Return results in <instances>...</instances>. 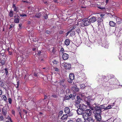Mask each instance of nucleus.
I'll list each match as a JSON object with an SVG mask.
<instances>
[{"instance_id":"nucleus-1","label":"nucleus","mask_w":122,"mask_h":122,"mask_svg":"<svg viewBox=\"0 0 122 122\" xmlns=\"http://www.w3.org/2000/svg\"><path fill=\"white\" fill-rule=\"evenodd\" d=\"M92 113V112L91 110L87 109L84 111V113L82 115V117L85 120H86L88 117L91 116Z\"/></svg>"},{"instance_id":"nucleus-2","label":"nucleus","mask_w":122,"mask_h":122,"mask_svg":"<svg viewBox=\"0 0 122 122\" xmlns=\"http://www.w3.org/2000/svg\"><path fill=\"white\" fill-rule=\"evenodd\" d=\"M107 82L109 83V85H111L112 86L113 85H119L122 86V85H121L120 84H119L118 80L114 78L109 79L108 80Z\"/></svg>"},{"instance_id":"nucleus-3","label":"nucleus","mask_w":122,"mask_h":122,"mask_svg":"<svg viewBox=\"0 0 122 122\" xmlns=\"http://www.w3.org/2000/svg\"><path fill=\"white\" fill-rule=\"evenodd\" d=\"M103 106H104L103 105L101 106L100 107H95L94 108V114H101L102 112V109H103Z\"/></svg>"},{"instance_id":"nucleus-4","label":"nucleus","mask_w":122,"mask_h":122,"mask_svg":"<svg viewBox=\"0 0 122 122\" xmlns=\"http://www.w3.org/2000/svg\"><path fill=\"white\" fill-rule=\"evenodd\" d=\"M82 21L84 25L85 26H88L91 24L89 19L87 18H85L83 19Z\"/></svg>"},{"instance_id":"nucleus-5","label":"nucleus","mask_w":122,"mask_h":122,"mask_svg":"<svg viewBox=\"0 0 122 122\" xmlns=\"http://www.w3.org/2000/svg\"><path fill=\"white\" fill-rule=\"evenodd\" d=\"M75 77L74 75L73 74L70 73L69 76V79L68 80V81L70 83H72V80L74 79Z\"/></svg>"},{"instance_id":"nucleus-6","label":"nucleus","mask_w":122,"mask_h":122,"mask_svg":"<svg viewBox=\"0 0 122 122\" xmlns=\"http://www.w3.org/2000/svg\"><path fill=\"white\" fill-rule=\"evenodd\" d=\"M101 114H95V119L98 121H100L101 119Z\"/></svg>"},{"instance_id":"nucleus-7","label":"nucleus","mask_w":122,"mask_h":122,"mask_svg":"<svg viewBox=\"0 0 122 122\" xmlns=\"http://www.w3.org/2000/svg\"><path fill=\"white\" fill-rule=\"evenodd\" d=\"M89 19L91 24L92 23H93L94 22L96 21L97 20V19L96 17L94 16L91 17Z\"/></svg>"},{"instance_id":"nucleus-8","label":"nucleus","mask_w":122,"mask_h":122,"mask_svg":"<svg viewBox=\"0 0 122 122\" xmlns=\"http://www.w3.org/2000/svg\"><path fill=\"white\" fill-rule=\"evenodd\" d=\"M65 80L63 79L61 80H60L59 83L60 84L61 86H63L64 88L66 87V84L65 83Z\"/></svg>"},{"instance_id":"nucleus-9","label":"nucleus","mask_w":122,"mask_h":122,"mask_svg":"<svg viewBox=\"0 0 122 122\" xmlns=\"http://www.w3.org/2000/svg\"><path fill=\"white\" fill-rule=\"evenodd\" d=\"M75 101V102L76 104V105L79 104L81 102V98L80 97L78 96H77Z\"/></svg>"},{"instance_id":"nucleus-10","label":"nucleus","mask_w":122,"mask_h":122,"mask_svg":"<svg viewBox=\"0 0 122 122\" xmlns=\"http://www.w3.org/2000/svg\"><path fill=\"white\" fill-rule=\"evenodd\" d=\"M84 112L81 109V108H79L78 109L76 110V112H77V113L78 115H83V114L84 113Z\"/></svg>"},{"instance_id":"nucleus-11","label":"nucleus","mask_w":122,"mask_h":122,"mask_svg":"<svg viewBox=\"0 0 122 122\" xmlns=\"http://www.w3.org/2000/svg\"><path fill=\"white\" fill-rule=\"evenodd\" d=\"M64 64V66L65 68L66 69H70L71 67V65L70 64L65 62V64Z\"/></svg>"},{"instance_id":"nucleus-12","label":"nucleus","mask_w":122,"mask_h":122,"mask_svg":"<svg viewBox=\"0 0 122 122\" xmlns=\"http://www.w3.org/2000/svg\"><path fill=\"white\" fill-rule=\"evenodd\" d=\"M62 58L64 60H66L68 58V54H63L62 55Z\"/></svg>"},{"instance_id":"nucleus-13","label":"nucleus","mask_w":122,"mask_h":122,"mask_svg":"<svg viewBox=\"0 0 122 122\" xmlns=\"http://www.w3.org/2000/svg\"><path fill=\"white\" fill-rule=\"evenodd\" d=\"M68 117V116L67 114L63 115L61 117V119L63 121L65 122L67 119Z\"/></svg>"},{"instance_id":"nucleus-14","label":"nucleus","mask_w":122,"mask_h":122,"mask_svg":"<svg viewBox=\"0 0 122 122\" xmlns=\"http://www.w3.org/2000/svg\"><path fill=\"white\" fill-rule=\"evenodd\" d=\"M79 107L81 108V109L82 110L84 111V109L86 108V107L85 105L83 104H79Z\"/></svg>"},{"instance_id":"nucleus-15","label":"nucleus","mask_w":122,"mask_h":122,"mask_svg":"<svg viewBox=\"0 0 122 122\" xmlns=\"http://www.w3.org/2000/svg\"><path fill=\"white\" fill-rule=\"evenodd\" d=\"M64 111L65 113L67 114L69 113L70 112V109L68 107H66L65 108Z\"/></svg>"},{"instance_id":"nucleus-16","label":"nucleus","mask_w":122,"mask_h":122,"mask_svg":"<svg viewBox=\"0 0 122 122\" xmlns=\"http://www.w3.org/2000/svg\"><path fill=\"white\" fill-rule=\"evenodd\" d=\"M7 109L5 108H3L2 109L3 114L5 116L6 115L7 113Z\"/></svg>"},{"instance_id":"nucleus-17","label":"nucleus","mask_w":122,"mask_h":122,"mask_svg":"<svg viewBox=\"0 0 122 122\" xmlns=\"http://www.w3.org/2000/svg\"><path fill=\"white\" fill-rule=\"evenodd\" d=\"M109 24L110 26L112 27H114L116 25V23L112 21H110L109 22Z\"/></svg>"},{"instance_id":"nucleus-18","label":"nucleus","mask_w":122,"mask_h":122,"mask_svg":"<svg viewBox=\"0 0 122 122\" xmlns=\"http://www.w3.org/2000/svg\"><path fill=\"white\" fill-rule=\"evenodd\" d=\"M87 120V122H94V120L91 117H89L86 120Z\"/></svg>"},{"instance_id":"nucleus-19","label":"nucleus","mask_w":122,"mask_h":122,"mask_svg":"<svg viewBox=\"0 0 122 122\" xmlns=\"http://www.w3.org/2000/svg\"><path fill=\"white\" fill-rule=\"evenodd\" d=\"M70 40L69 39L66 40L65 42V44L66 46H68L70 43Z\"/></svg>"},{"instance_id":"nucleus-20","label":"nucleus","mask_w":122,"mask_h":122,"mask_svg":"<svg viewBox=\"0 0 122 122\" xmlns=\"http://www.w3.org/2000/svg\"><path fill=\"white\" fill-rule=\"evenodd\" d=\"M72 89L76 92H78L79 91V89L76 87H72Z\"/></svg>"},{"instance_id":"nucleus-21","label":"nucleus","mask_w":122,"mask_h":122,"mask_svg":"<svg viewBox=\"0 0 122 122\" xmlns=\"http://www.w3.org/2000/svg\"><path fill=\"white\" fill-rule=\"evenodd\" d=\"M72 97V95L71 94H70L69 96H66L65 99V100H68L70 99Z\"/></svg>"},{"instance_id":"nucleus-22","label":"nucleus","mask_w":122,"mask_h":122,"mask_svg":"<svg viewBox=\"0 0 122 122\" xmlns=\"http://www.w3.org/2000/svg\"><path fill=\"white\" fill-rule=\"evenodd\" d=\"M103 109H104L105 110H107L108 109H110L112 108L111 107V105H109V106H108L107 107H105L104 106H103Z\"/></svg>"},{"instance_id":"nucleus-23","label":"nucleus","mask_w":122,"mask_h":122,"mask_svg":"<svg viewBox=\"0 0 122 122\" xmlns=\"http://www.w3.org/2000/svg\"><path fill=\"white\" fill-rule=\"evenodd\" d=\"M41 15L40 13H37L36 14L35 16H33V17L34 18L35 17L38 18H39L41 17Z\"/></svg>"},{"instance_id":"nucleus-24","label":"nucleus","mask_w":122,"mask_h":122,"mask_svg":"<svg viewBox=\"0 0 122 122\" xmlns=\"http://www.w3.org/2000/svg\"><path fill=\"white\" fill-rule=\"evenodd\" d=\"M75 122H83L81 118H78L76 119Z\"/></svg>"},{"instance_id":"nucleus-25","label":"nucleus","mask_w":122,"mask_h":122,"mask_svg":"<svg viewBox=\"0 0 122 122\" xmlns=\"http://www.w3.org/2000/svg\"><path fill=\"white\" fill-rule=\"evenodd\" d=\"M103 21V20L102 19V18H99L97 20V22L98 23H100L101 22H102Z\"/></svg>"},{"instance_id":"nucleus-26","label":"nucleus","mask_w":122,"mask_h":122,"mask_svg":"<svg viewBox=\"0 0 122 122\" xmlns=\"http://www.w3.org/2000/svg\"><path fill=\"white\" fill-rule=\"evenodd\" d=\"M2 97L4 100L5 101H6L7 98L6 96L5 95H2Z\"/></svg>"},{"instance_id":"nucleus-27","label":"nucleus","mask_w":122,"mask_h":122,"mask_svg":"<svg viewBox=\"0 0 122 122\" xmlns=\"http://www.w3.org/2000/svg\"><path fill=\"white\" fill-rule=\"evenodd\" d=\"M38 72H37L36 71L34 72L33 73V75L37 77L38 76Z\"/></svg>"},{"instance_id":"nucleus-28","label":"nucleus","mask_w":122,"mask_h":122,"mask_svg":"<svg viewBox=\"0 0 122 122\" xmlns=\"http://www.w3.org/2000/svg\"><path fill=\"white\" fill-rule=\"evenodd\" d=\"M76 93L75 92L73 94V95H72V97L71 98L72 99V100H74L75 98V97L76 96Z\"/></svg>"},{"instance_id":"nucleus-29","label":"nucleus","mask_w":122,"mask_h":122,"mask_svg":"<svg viewBox=\"0 0 122 122\" xmlns=\"http://www.w3.org/2000/svg\"><path fill=\"white\" fill-rule=\"evenodd\" d=\"M14 22L16 23H18L19 22V20L18 18H16L14 20Z\"/></svg>"},{"instance_id":"nucleus-30","label":"nucleus","mask_w":122,"mask_h":122,"mask_svg":"<svg viewBox=\"0 0 122 122\" xmlns=\"http://www.w3.org/2000/svg\"><path fill=\"white\" fill-rule=\"evenodd\" d=\"M87 104L88 106L89 107L90 109H91L93 110V108L92 106H91V105L90 104V103L89 102H87Z\"/></svg>"},{"instance_id":"nucleus-31","label":"nucleus","mask_w":122,"mask_h":122,"mask_svg":"<svg viewBox=\"0 0 122 122\" xmlns=\"http://www.w3.org/2000/svg\"><path fill=\"white\" fill-rule=\"evenodd\" d=\"M114 120L113 118H111L109 119L108 121V122H113Z\"/></svg>"},{"instance_id":"nucleus-32","label":"nucleus","mask_w":122,"mask_h":122,"mask_svg":"<svg viewBox=\"0 0 122 122\" xmlns=\"http://www.w3.org/2000/svg\"><path fill=\"white\" fill-rule=\"evenodd\" d=\"M115 102L113 104H112L111 105V107H112V108H115L117 107V106H116L115 107H114V105L115 104Z\"/></svg>"},{"instance_id":"nucleus-33","label":"nucleus","mask_w":122,"mask_h":122,"mask_svg":"<svg viewBox=\"0 0 122 122\" xmlns=\"http://www.w3.org/2000/svg\"><path fill=\"white\" fill-rule=\"evenodd\" d=\"M9 15L10 17H12L13 16V11L11 10L10 11V12Z\"/></svg>"},{"instance_id":"nucleus-34","label":"nucleus","mask_w":122,"mask_h":122,"mask_svg":"<svg viewBox=\"0 0 122 122\" xmlns=\"http://www.w3.org/2000/svg\"><path fill=\"white\" fill-rule=\"evenodd\" d=\"M52 62L54 64H56L58 63V62L57 61L54 60L52 61Z\"/></svg>"},{"instance_id":"nucleus-35","label":"nucleus","mask_w":122,"mask_h":122,"mask_svg":"<svg viewBox=\"0 0 122 122\" xmlns=\"http://www.w3.org/2000/svg\"><path fill=\"white\" fill-rule=\"evenodd\" d=\"M19 81H18L17 82V84L15 85V86L16 88H18L19 86Z\"/></svg>"},{"instance_id":"nucleus-36","label":"nucleus","mask_w":122,"mask_h":122,"mask_svg":"<svg viewBox=\"0 0 122 122\" xmlns=\"http://www.w3.org/2000/svg\"><path fill=\"white\" fill-rule=\"evenodd\" d=\"M7 118L8 119V120L10 122H12V121L11 118L9 117V116H8L7 117Z\"/></svg>"},{"instance_id":"nucleus-37","label":"nucleus","mask_w":122,"mask_h":122,"mask_svg":"<svg viewBox=\"0 0 122 122\" xmlns=\"http://www.w3.org/2000/svg\"><path fill=\"white\" fill-rule=\"evenodd\" d=\"M118 56L120 60H122V54H120Z\"/></svg>"},{"instance_id":"nucleus-38","label":"nucleus","mask_w":122,"mask_h":122,"mask_svg":"<svg viewBox=\"0 0 122 122\" xmlns=\"http://www.w3.org/2000/svg\"><path fill=\"white\" fill-rule=\"evenodd\" d=\"M5 74L6 75H7L8 73V69L7 68H5Z\"/></svg>"},{"instance_id":"nucleus-39","label":"nucleus","mask_w":122,"mask_h":122,"mask_svg":"<svg viewBox=\"0 0 122 122\" xmlns=\"http://www.w3.org/2000/svg\"><path fill=\"white\" fill-rule=\"evenodd\" d=\"M12 101V99L11 98H9L8 99L9 102L10 104H11V103Z\"/></svg>"},{"instance_id":"nucleus-40","label":"nucleus","mask_w":122,"mask_h":122,"mask_svg":"<svg viewBox=\"0 0 122 122\" xmlns=\"http://www.w3.org/2000/svg\"><path fill=\"white\" fill-rule=\"evenodd\" d=\"M22 54V55H20L21 57H22L23 59H25V58L24 57V56H25V54Z\"/></svg>"},{"instance_id":"nucleus-41","label":"nucleus","mask_w":122,"mask_h":122,"mask_svg":"<svg viewBox=\"0 0 122 122\" xmlns=\"http://www.w3.org/2000/svg\"><path fill=\"white\" fill-rule=\"evenodd\" d=\"M54 69L55 71H56L58 72L59 71V69L58 68L56 67H55L54 68Z\"/></svg>"},{"instance_id":"nucleus-42","label":"nucleus","mask_w":122,"mask_h":122,"mask_svg":"<svg viewBox=\"0 0 122 122\" xmlns=\"http://www.w3.org/2000/svg\"><path fill=\"white\" fill-rule=\"evenodd\" d=\"M4 118L3 117V116H0V121H2L4 119Z\"/></svg>"},{"instance_id":"nucleus-43","label":"nucleus","mask_w":122,"mask_h":122,"mask_svg":"<svg viewBox=\"0 0 122 122\" xmlns=\"http://www.w3.org/2000/svg\"><path fill=\"white\" fill-rule=\"evenodd\" d=\"M17 110H18V112H21V109L20 108V107L19 106L17 108Z\"/></svg>"},{"instance_id":"nucleus-44","label":"nucleus","mask_w":122,"mask_h":122,"mask_svg":"<svg viewBox=\"0 0 122 122\" xmlns=\"http://www.w3.org/2000/svg\"><path fill=\"white\" fill-rule=\"evenodd\" d=\"M100 9L102 10H104L105 9V8L104 7H98Z\"/></svg>"},{"instance_id":"nucleus-45","label":"nucleus","mask_w":122,"mask_h":122,"mask_svg":"<svg viewBox=\"0 0 122 122\" xmlns=\"http://www.w3.org/2000/svg\"><path fill=\"white\" fill-rule=\"evenodd\" d=\"M14 8V11H16L18 10V8L17 7H15Z\"/></svg>"},{"instance_id":"nucleus-46","label":"nucleus","mask_w":122,"mask_h":122,"mask_svg":"<svg viewBox=\"0 0 122 122\" xmlns=\"http://www.w3.org/2000/svg\"><path fill=\"white\" fill-rule=\"evenodd\" d=\"M19 28L20 29H21L22 28V24H21V23H20V24H19Z\"/></svg>"},{"instance_id":"nucleus-47","label":"nucleus","mask_w":122,"mask_h":122,"mask_svg":"<svg viewBox=\"0 0 122 122\" xmlns=\"http://www.w3.org/2000/svg\"><path fill=\"white\" fill-rule=\"evenodd\" d=\"M1 63L2 65H4L5 64V61H2L1 62Z\"/></svg>"},{"instance_id":"nucleus-48","label":"nucleus","mask_w":122,"mask_h":122,"mask_svg":"<svg viewBox=\"0 0 122 122\" xmlns=\"http://www.w3.org/2000/svg\"><path fill=\"white\" fill-rule=\"evenodd\" d=\"M20 16H22V17H23V16H26L27 15L25 14H22L21 15H20Z\"/></svg>"},{"instance_id":"nucleus-49","label":"nucleus","mask_w":122,"mask_h":122,"mask_svg":"<svg viewBox=\"0 0 122 122\" xmlns=\"http://www.w3.org/2000/svg\"><path fill=\"white\" fill-rule=\"evenodd\" d=\"M66 92L67 93H70V90L68 89H67L66 90Z\"/></svg>"},{"instance_id":"nucleus-50","label":"nucleus","mask_w":122,"mask_h":122,"mask_svg":"<svg viewBox=\"0 0 122 122\" xmlns=\"http://www.w3.org/2000/svg\"><path fill=\"white\" fill-rule=\"evenodd\" d=\"M14 26V25L13 24H11L10 25V27L9 28V29H11V28H12V27H13Z\"/></svg>"},{"instance_id":"nucleus-51","label":"nucleus","mask_w":122,"mask_h":122,"mask_svg":"<svg viewBox=\"0 0 122 122\" xmlns=\"http://www.w3.org/2000/svg\"><path fill=\"white\" fill-rule=\"evenodd\" d=\"M23 112L25 113V114H27V112L26 110H25L24 109H23Z\"/></svg>"},{"instance_id":"nucleus-52","label":"nucleus","mask_w":122,"mask_h":122,"mask_svg":"<svg viewBox=\"0 0 122 122\" xmlns=\"http://www.w3.org/2000/svg\"><path fill=\"white\" fill-rule=\"evenodd\" d=\"M63 51H64V49L63 48H61V50H60L61 52L62 53H63Z\"/></svg>"},{"instance_id":"nucleus-53","label":"nucleus","mask_w":122,"mask_h":122,"mask_svg":"<svg viewBox=\"0 0 122 122\" xmlns=\"http://www.w3.org/2000/svg\"><path fill=\"white\" fill-rule=\"evenodd\" d=\"M63 31H62V30H61L60 31H59V33L60 34H62L63 33Z\"/></svg>"},{"instance_id":"nucleus-54","label":"nucleus","mask_w":122,"mask_h":122,"mask_svg":"<svg viewBox=\"0 0 122 122\" xmlns=\"http://www.w3.org/2000/svg\"><path fill=\"white\" fill-rule=\"evenodd\" d=\"M45 33L46 34H49L50 33V32L49 31H46Z\"/></svg>"},{"instance_id":"nucleus-55","label":"nucleus","mask_w":122,"mask_h":122,"mask_svg":"<svg viewBox=\"0 0 122 122\" xmlns=\"http://www.w3.org/2000/svg\"><path fill=\"white\" fill-rule=\"evenodd\" d=\"M2 91L0 89V96L1 95H2Z\"/></svg>"},{"instance_id":"nucleus-56","label":"nucleus","mask_w":122,"mask_h":122,"mask_svg":"<svg viewBox=\"0 0 122 122\" xmlns=\"http://www.w3.org/2000/svg\"><path fill=\"white\" fill-rule=\"evenodd\" d=\"M67 122H73V121L72 120H69Z\"/></svg>"},{"instance_id":"nucleus-57","label":"nucleus","mask_w":122,"mask_h":122,"mask_svg":"<svg viewBox=\"0 0 122 122\" xmlns=\"http://www.w3.org/2000/svg\"><path fill=\"white\" fill-rule=\"evenodd\" d=\"M52 97H55V98H56V97H57V96L56 95H52Z\"/></svg>"},{"instance_id":"nucleus-58","label":"nucleus","mask_w":122,"mask_h":122,"mask_svg":"<svg viewBox=\"0 0 122 122\" xmlns=\"http://www.w3.org/2000/svg\"><path fill=\"white\" fill-rule=\"evenodd\" d=\"M62 113H63V112L62 111H60L59 112V114H60H60H62Z\"/></svg>"},{"instance_id":"nucleus-59","label":"nucleus","mask_w":122,"mask_h":122,"mask_svg":"<svg viewBox=\"0 0 122 122\" xmlns=\"http://www.w3.org/2000/svg\"><path fill=\"white\" fill-rule=\"evenodd\" d=\"M44 17L45 19H47L48 18L47 15H45Z\"/></svg>"},{"instance_id":"nucleus-60","label":"nucleus","mask_w":122,"mask_h":122,"mask_svg":"<svg viewBox=\"0 0 122 122\" xmlns=\"http://www.w3.org/2000/svg\"><path fill=\"white\" fill-rule=\"evenodd\" d=\"M106 0V4H107L108 3L109 0Z\"/></svg>"},{"instance_id":"nucleus-61","label":"nucleus","mask_w":122,"mask_h":122,"mask_svg":"<svg viewBox=\"0 0 122 122\" xmlns=\"http://www.w3.org/2000/svg\"><path fill=\"white\" fill-rule=\"evenodd\" d=\"M43 1V2L44 3H45V4H47V2L45 0H44Z\"/></svg>"},{"instance_id":"nucleus-62","label":"nucleus","mask_w":122,"mask_h":122,"mask_svg":"<svg viewBox=\"0 0 122 122\" xmlns=\"http://www.w3.org/2000/svg\"><path fill=\"white\" fill-rule=\"evenodd\" d=\"M75 26H74L72 28H71V30H72L74 29H75Z\"/></svg>"},{"instance_id":"nucleus-63","label":"nucleus","mask_w":122,"mask_h":122,"mask_svg":"<svg viewBox=\"0 0 122 122\" xmlns=\"http://www.w3.org/2000/svg\"><path fill=\"white\" fill-rule=\"evenodd\" d=\"M47 96L46 95H45V97H44V98L43 99V100H44V99H46L47 98Z\"/></svg>"},{"instance_id":"nucleus-64","label":"nucleus","mask_w":122,"mask_h":122,"mask_svg":"<svg viewBox=\"0 0 122 122\" xmlns=\"http://www.w3.org/2000/svg\"><path fill=\"white\" fill-rule=\"evenodd\" d=\"M12 113L13 114H14L15 113V111L13 110H12Z\"/></svg>"}]
</instances>
